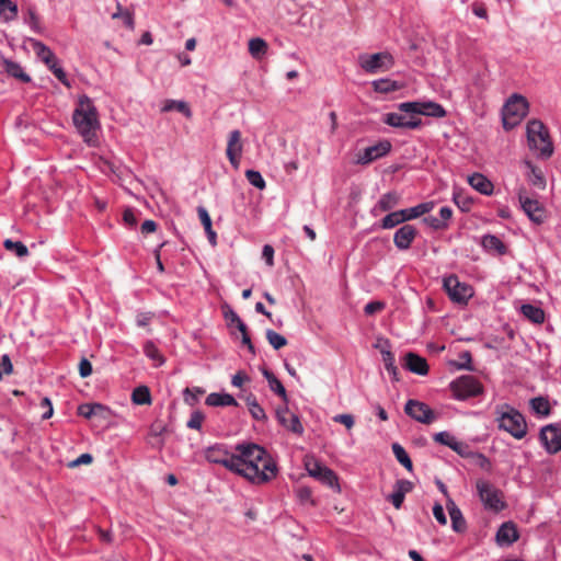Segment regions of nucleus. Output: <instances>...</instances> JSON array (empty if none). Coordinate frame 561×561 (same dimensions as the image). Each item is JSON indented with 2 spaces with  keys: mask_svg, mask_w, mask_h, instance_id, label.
I'll return each instance as SVG.
<instances>
[{
  "mask_svg": "<svg viewBox=\"0 0 561 561\" xmlns=\"http://www.w3.org/2000/svg\"><path fill=\"white\" fill-rule=\"evenodd\" d=\"M167 431V425L163 421H154L149 428L150 444L154 447H161L163 445L162 435Z\"/></svg>",
  "mask_w": 561,
  "mask_h": 561,
  "instance_id": "obj_28",
  "label": "nucleus"
},
{
  "mask_svg": "<svg viewBox=\"0 0 561 561\" xmlns=\"http://www.w3.org/2000/svg\"><path fill=\"white\" fill-rule=\"evenodd\" d=\"M468 183L479 193L491 195L493 193L492 182L481 173H473L468 178Z\"/></svg>",
  "mask_w": 561,
  "mask_h": 561,
  "instance_id": "obj_25",
  "label": "nucleus"
},
{
  "mask_svg": "<svg viewBox=\"0 0 561 561\" xmlns=\"http://www.w3.org/2000/svg\"><path fill=\"white\" fill-rule=\"evenodd\" d=\"M117 9L118 11L113 13L112 18L113 19H118L121 18V20L124 21L125 25L129 28H133L134 27V18H133V14L128 11H125V12H122V8L119 4H117Z\"/></svg>",
  "mask_w": 561,
  "mask_h": 561,
  "instance_id": "obj_55",
  "label": "nucleus"
},
{
  "mask_svg": "<svg viewBox=\"0 0 561 561\" xmlns=\"http://www.w3.org/2000/svg\"><path fill=\"white\" fill-rule=\"evenodd\" d=\"M104 410V407L100 403H93V404H81L78 408V414L85 417L91 419L93 415H96L98 413H101Z\"/></svg>",
  "mask_w": 561,
  "mask_h": 561,
  "instance_id": "obj_48",
  "label": "nucleus"
},
{
  "mask_svg": "<svg viewBox=\"0 0 561 561\" xmlns=\"http://www.w3.org/2000/svg\"><path fill=\"white\" fill-rule=\"evenodd\" d=\"M245 178L251 185L259 190H263L266 186L265 181L259 171L248 170L245 171Z\"/></svg>",
  "mask_w": 561,
  "mask_h": 561,
  "instance_id": "obj_50",
  "label": "nucleus"
},
{
  "mask_svg": "<svg viewBox=\"0 0 561 561\" xmlns=\"http://www.w3.org/2000/svg\"><path fill=\"white\" fill-rule=\"evenodd\" d=\"M444 288L454 302L465 304L472 296V287L460 283L456 275L444 278Z\"/></svg>",
  "mask_w": 561,
  "mask_h": 561,
  "instance_id": "obj_11",
  "label": "nucleus"
},
{
  "mask_svg": "<svg viewBox=\"0 0 561 561\" xmlns=\"http://www.w3.org/2000/svg\"><path fill=\"white\" fill-rule=\"evenodd\" d=\"M391 150V144L388 140L380 141L374 146L367 147L358 154L357 162L368 164L378 158L386 156Z\"/></svg>",
  "mask_w": 561,
  "mask_h": 561,
  "instance_id": "obj_17",
  "label": "nucleus"
},
{
  "mask_svg": "<svg viewBox=\"0 0 561 561\" xmlns=\"http://www.w3.org/2000/svg\"><path fill=\"white\" fill-rule=\"evenodd\" d=\"M205 415L201 411H194L191 414L190 420L187 421V427L192 430H201L202 424L204 422Z\"/></svg>",
  "mask_w": 561,
  "mask_h": 561,
  "instance_id": "obj_53",
  "label": "nucleus"
},
{
  "mask_svg": "<svg viewBox=\"0 0 561 561\" xmlns=\"http://www.w3.org/2000/svg\"><path fill=\"white\" fill-rule=\"evenodd\" d=\"M528 103L522 95H513L504 105L503 108V127L512 129L517 126L526 116Z\"/></svg>",
  "mask_w": 561,
  "mask_h": 561,
  "instance_id": "obj_6",
  "label": "nucleus"
},
{
  "mask_svg": "<svg viewBox=\"0 0 561 561\" xmlns=\"http://www.w3.org/2000/svg\"><path fill=\"white\" fill-rule=\"evenodd\" d=\"M13 370V366L9 355H2L0 357V380L2 379V375H10Z\"/></svg>",
  "mask_w": 561,
  "mask_h": 561,
  "instance_id": "obj_56",
  "label": "nucleus"
},
{
  "mask_svg": "<svg viewBox=\"0 0 561 561\" xmlns=\"http://www.w3.org/2000/svg\"><path fill=\"white\" fill-rule=\"evenodd\" d=\"M434 440L439 444L450 447L454 451H456L460 456H467L469 453V446L467 444L457 440L455 436L450 435L447 432H439V433L435 434Z\"/></svg>",
  "mask_w": 561,
  "mask_h": 561,
  "instance_id": "obj_22",
  "label": "nucleus"
},
{
  "mask_svg": "<svg viewBox=\"0 0 561 561\" xmlns=\"http://www.w3.org/2000/svg\"><path fill=\"white\" fill-rule=\"evenodd\" d=\"M360 67L368 73L389 70L394 61L393 57L386 51L365 55L359 57Z\"/></svg>",
  "mask_w": 561,
  "mask_h": 561,
  "instance_id": "obj_9",
  "label": "nucleus"
},
{
  "mask_svg": "<svg viewBox=\"0 0 561 561\" xmlns=\"http://www.w3.org/2000/svg\"><path fill=\"white\" fill-rule=\"evenodd\" d=\"M305 467L311 477L318 479L330 488L339 489L337 476L330 468L322 466L313 458H307Z\"/></svg>",
  "mask_w": 561,
  "mask_h": 561,
  "instance_id": "obj_12",
  "label": "nucleus"
},
{
  "mask_svg": "<svg viewBox=\"0 0 561 561\" xmlns=\"http://www.w3.org/2000/svg\"><path fill=\"white\" fill-rule=\"evenodd\" d=\"M131 401L138 405H145L151 403L150 390L146 386H139L134 389L131 393Z\"/></svg>",
  "mask_w": 561,
  "mask_h": 561,
  "instance_id": "obj_40",
  "label": "nucleus"
},
{
  "mask_svg": "<svg viewBox=\"0 0 561 561\" xmlns=\"http://www.w3.org/2000/svg\"><path fill=\"white\" fill-rule=\"evenodd\" d=\"M383 309L385 304L382 301H370L365 306L364 311L367 316H373Z\"/></svg>",
  "mask_w": 561,
  "mask_h": 561,
  "instance_id": "obj_58",
  "label": "nucleus"
},
{
  "mask_svg": "<svg viewBox=\"0 0 561 561\" xmlns=\"http://www.w3.org/2000/svg\"><path fill=\"white\" fill-rule=\"evenodd\" d=\"M472 12L474 13V15H477L480 19H484V20L489 19L486 8H485L484 3H482V2H478V1L473 2L472 3Z\"/></svg>",
  "mask_w": 561,
  "mask_h": 561,
  "instance_id": "obj_61",
  "label": "nucleus"
},
{
  "mask_svg": "<svg viewBox=\"0 0 561 561\" xmlns=\"http://www.w3.org/2000/svg\"><path fill=\"white\" fill-rule=\"evenodd\" d=\"M404 412L423 424H432L436 420L435 412L426 403L413 399L408 400Z\"/></svg>",
  "mask_w": 561,
  "mask_h": 561,
  "instance_id": "obj_14",
  "label": "nucleus"
},
{
  "mask_svg": "<svg viewBox=\"0 0 561 561\" xmlns=\"http://www.w3.org/2000/svg\"><path fill=\"white\" fill-rule=\"evenodd\" d=\"M0 67L8 76L12 78H15L24 83L31 81V77L23 70L22 66L15 61L1 57Z\"/></svg>",
  "mask_w": 561,
  "mask_h": 561,
  "instance_id": "obj_23",
  "label": "nucleus"
},
{
  "mask_svg": "<svg viewBox=\"0 0 561 561\" xmlns=\"http://www.w3.org/2000/svg\"><path fill=\"white\" fill-rule=\"evenodd\" d=\"M92 460H93V457L90 454L85 453V454L80 455L75 460L70 461L68 466L70 468H76L81 465H90L92 462Z\"/></svg>",
  "mask_w": 561,
  "mask_h": 561,
  "instance_id": "obj_59",
  "label": "nucleus"
},
{
  "mask_svg": "<svg viewBox=\"0 0 561 561\" xmlns=\"http://www.w3.org/2000/svg\"><path fill=\"white\" fill-rule=\"evenodd\" d=\"M392 451L396 459L408 470L412 471L413 463L405 449L398 443L392 444Z\"/></svg>",
  "mask_w": 561,
  "mask_h": 561,
  "instance_id": "obj_42",
  "label": "nucleus"
},
{
  "mask_svg": "<svg viewBox=\"0 0 561 561\" xmlns=\"http://www.w3.org/2000/svg\"><path fill=\"white\" fill-rule=\"evenodd\" d=\"M447 511L450 516L454 531L465 533L467 529V523L459 507L453 501H448Z\"/></svg>",
  "mask_w": 561,
  "mask_h": 561,
  "instance_id": "obj_24",
  "label": "nucleus"
},
{
  "mask_svg": "<svg viewBox=\"0 0 561 561\" xmlns=\"http://www.w3.org/2000/svg\"><path fill=\"white\" fill-rule=\"evenodd\" d=\"M479 496L486 508L500 512L505 508L502 492L488 481L479 480L477 482Z\"/></svg>",
  "mask_w": 561,
  "mask_h": 561,
  "instance_id": "obj_8",
  "label": "nucleus"
},
{
  "mask_svg": "<svg viewBox=\"0 0 561 561\" xmlns=\"http://www.w3.org/2000/svg\"><path fill=\"white\" fill-rule=\"evenodd\" d=\"M527 138L530 149L539 151L541 158L548 159L553 153V146L546 126L537 119L527 124Z\"/></svg>",
  "mask_w": 561,
  "mask_h": 561,
  "instance_id": "obj_4",
  "label": "nucleus"
},
{
  "mask_svg": "<svg viewBox=\"0 0 561 561\" xmlns=\"http://www.w3.org/2000/svg\"><path fill=\"white\" fill-rule=\"evenodd\" d=\"M262 374L266 378L270 389L276 394H278L283 399L284 403H287L288 399L286 389L283 386V383L278 380V378L266 368L262 369Z\"/></svg>",
  "mask_w": 561,
  "mask_h": 561,
  "instance_id": "obj_27",
  "label": "nucleus"
},
{
  "mask_svg": "<svg viewBox=\"0 0 561 561\" xmlns=\"http://www.w3.org/2000/svg\"><path fill=\"white\" fill-rule=\"evenodd\" d=\"M205 458L211 463L224 466L232 472L236 462V450L230 453L224 445H214L205 450Z\"/></svg>",
  "mask_w": 561,
  "mask_h": 561,
  "instance_id": "obj_13",
  "label": "nucleus"
},
{
  "mask_svg": "<svg viewBox=\"0 0 561 561\" xmlns=\"http://www.w3.org/2000/svg\"><path fill=\"white\" fill-rule=\"evenodd\" d=\"M267 49L266 41L261 37H254L249 41V53L256 60H261L267 53Z\"/></svg>",
  "mask_w": 561,
  "mask_h": 561,
  "instance_id": "obj_31",
  "label": "nucleus"
},
{
  "mask_svg": "<svg viewBox=\"0 0 561 561\" xmlns=\"http://www.w3.org/2000/svg\"><path fill=\"white\" fill-rule=\"evenodd\" d=\"M144 352L147 357L157 362V365H162L164 363V357L160 354L158 347L151 341H147L144 345Z\"/></svg>",
  "mask_w": 561,
  "mask_h": 561,
  "instance_id": "obj_49",
  "label": "nucleus"
},
{
  "mask_svg": "<svg viewBox=\"0 0 561 561\" xmlns=\"http://www.w3.org/2000/svg\"><path fill=\"white\" fill-rule=\"evenodd\" d=\"M517 196L520 206L528 218L536 224L543 222L546 218V211L542 204L537 199L530 198L527 194V190L524 186L518 188Z\"/></svg>",
  "mask_w": 561,
  "mask_h": 561,
  "instance_id": "obj_10",
  "label": "nucleus"
},
{
  "mask_svg": "<svg viewBox=\"0 0 561 561\" xmlns=\"http://www.w3.org/2000/svg\"><path fill=\"white\" fill-rule=\"evenodd\" d=\"M18 5L11 0H0V16L4 22H11L18 16Z\"/></svg>",
  "mask_w": 561,
  "mask_h": 561,
  "instance_id": "obj_35",
  "label": "nucleus"
},
{
  "mask_svg": "<svg viewBox=\"0 0 561 561\" xmlns=\"http://www.w3.org/2000/svg\"><path fill=\"white\" fill-rule=\"evenodd\" d=\"M482 247L499 254H504L506 251L504 243L493 234H486L482 238Z\"/></svg>",
  "mask_w": 561,
  "mask_h": 561,
  "instance_id": "obj_36",
  "label": "nucleus"
},
{
  "mask_svg": "<svg viewBox=\"0 0 561 561\" xmlns=\"http://www.w3.org/2000/svg\"><path fill=\"white\" fill-rule=\"evenodd\" d=\"M433 205L431 203L419 204L414 207L401 209V213L404 214V222L411 219L419 218L420 216L428 213L432 209Z\"/></svg>",
  "mask_w": 561,
  "mask_h": 561,
  "instance_id": "obj_38",
  "label": "nucleus"
},
{
  "mask_svg": "<svg viewBox=\"0 0 561 561\" xmlns=\"http://www.w3.org/2000/svg\"><path fill=\"white\" fill-rule=\"evenodd\" d=\"M404 367L416 375L425 376L428 374V364L426 359L416 353L409 352L404 356Z\"/></svg>",
  "mask_w": 561,
  "mask_h": 561,
  "instance_id": "obj_20",
  "label": "nucleus"
},
{
  "mask_svg": "<svg viewBox=\"0 0 561 561\" xmlns=\"http://www.w3.org/2000/svg\"><path fill=\"white\" fill-rule=\"evenodd\" d=\"M382 362L385 364V368L389 374H391L393 380L398 381V367L396 366L394 355L389 350H381Z\"/></svg>",
  "mask_w": 561,
  "mask_h": 561,
  "instance_id": "obj_44",
  "label": "nucleus"
},
{
  "mask_svg": "<svg viewBox=\"0 0 561 561\" xmlns=\"http://www.w3.org/2000/svg\"><path fill=\"white\" fill-rule=\"evenodd\" d=\"M30 42H31V45H32L36 56L46 66H48L49 64H53V61H55L57 59L55 54L53 53V50L48 46H46L44 43L36 41V39H31Z\"/></svg>",
  "mask_w": 561,
  "mask_h": 561,
  "instance_id": "obj_26",
  "label": "nucleus"
},
{
  "mask_svg": "<svg viewBox=\"0 0 561 561\" xmlns=\"http://www.w3.org/2000/svg\"><path fill=\"white\" fill-rule=\"evenodd\" d=\"M243 150V142H242V135L241 131L238 129H234L229 133L228 135V141H227V149L226 154L231 163L232 167L236 169L240 164V159L242 156Z\"/></svg>",
  "mask_w": 561,
  "mask_h": 561,
  "instance_id": "obj_15",
  "label": "nucleus"
},
{
  "mask_svg": "<svg viewBox=\"0 0 561 561\" xmlns=\"http://www.w3.org/2000/svg\"><path fill=\"white\" fill-rule=\"evenodd\" d=\"M205 390L199 387L194 388H185L184 390V401L188 405H194L198 401V397L204 394Z\"/></svg>",
  "mask_w": 561,
  "mask_h": 561,
  "instance_id": "obj_51",
  "label": "nucleus"
},
{
  "mask_svg": "<svg viewBox=\"0 0 561 561\" xmlns=\"http://www.w3.org/2000/svg\"><path fill=\"white\" fill-rule=\"evenodd\" d=\"M72 122L83 141L95 147L98 145L96 131L100 129L101 123L98 110L88 95L82 94L78 98Z\"/></svg>",
  "mask_w": 561,
  "mask_h": 561,
  "instance_id": "obj_3",
  "label": "nucleus"
},
{
  "mask_svg": "<svg viewBox=\"0 0 561 561\" xmlns=\"http://www.w3.org/2000/svg\"><path fill=\"white\" fill-rule=\"evenodd\" d=\"M404 222V214L401 213V210L389 213L387 216H385L381 220V228L382 229H391L396 226Z\"/></svg>",
  "mask_w": 561,
  "mask_h": 561,
  "instance_id": "obj_43",
  "label": "nucleus"
},
{
  "mask_svg": "<svg viewBox=\"0 0 561 561\" xmlns=\"http://www.w3.org/2000/svg\"><path fill=\"white\" fill-rule=\"evenodd\" d=\"M373 87L378 93H390L401 89L403 84L390 79H379L373 82Z\"/></svg>",
  "mask_w": 561,
  "mask_h": 561,
  "instance_id": "obj_34",
  "label": "nucleus"
},
{
  "mask_svg": "<svg viewBox=\"0 0 561 561\" xmlns=\"http://www.w3.org/2000/svg\"><path fill=\"white\" fill-rule=\"evenodd\" d=\"M276 417L278 422L288 431L298 435L304 433V427L298 415L290 412L286 405L276 410Z\"/></svg>",
  "mask_w": 561,
  "mask_h": 561,
  "instance_id": "obj_18",
  "label": "nucleus"
},
{
  "mask_svg": "<svg viewBox=\"0 0 561 561\" xmlns=\"http://www.w3.org/2000/svg\"><path fill=\"white\" fill-rule=\"evenodd\" d=\"M47 67L64 85L68 88L70 87V82L67 78V75L64 71V69L58 65L57 59L53 61V64H49Z\"/></svg>",
  "mask_w": 561,
  "mask_h": 561,
  "instance_id": "obj_52",
  "label": "nucleus"
},
{
  "mask_svg": "<svg viewBox=\"0 0 561 561\" xmlns=\"http://www.w3.org/2000/svg\"><path fill=\"white\" fill-rule=\"evenodd\" d=\"M449 388L457 400H467L483 392L482 383L471 375L458 377L450 382Z\"/></svg>",
  "mask_w": 561,
  "mask_h": 561,
  "instance_id": "obj_7",
  "label": "nucleus"
},
{
  "mask_svg": "<svg viewBox=\"0 0 561 561\" xmlns=\"http://www.w3.org/2000/svg\"><path fill=\"white\" fill-rule=\"evenodd\" d=\"M526 165L529 169V174L527 178L531 185L539 190H545L547 182L542 171L534 165L530 161H526Z\"/></svg>",
  "mask_w": 561,
  "mask_h": 561,
  "instance_id": "obj_32",
  "label": "nucleus"
},
{
  "mask_svg": "<svg viewBox=\"0 0 561 561\" xmlns=\"http://www.w3.org/2000/svg\"><path fill=\"white\" fill-rule=\"evenodd\" d=\"M333 421L343 424L347 430H351L355 424V420L352 414H337L333 417Z\"/></svg>",
  "mask_w": 561,
  "mask_h": 561,
  "instance_id": "obj_57",
  "label": "nucleus"
},
{
  "mask_svg": "<svg viewBox=\"0 0 561 561\" xmlns=\"http://www.w3.org/2000/svg\"><path fill=\"white\" fill-rule=\"evenodd\" d=\"M178 111L185 115L187 118L192 117V111L188 107L187 103L184 101H175V100H167L162 107L163 112Z\"/></svg>",
  "mask_w": 561,
  "mask_h": 561,
  "instance_id": "obj_39",
  "label": "nucleus"
},
{
  "mask_svg": "<svg viewBox=\"0 0 561 561\" xmlns=\"http://www.w3.org/2000/svg\"><path fill=\"white\" fill-rule=\"evenodd\" d=\"M400 113H387L382 122L391 127L416 129L421 126L420 115L440 118L446 115L445 108L435 102H403L398 105Z\"/></svg>",
  "mask_w": 561,
  "mask_h": 561,
  "instance_id": "obj_2",
  "label": "nucleus"
},
{
  "mask_svg": "<svg viewBox=\"0 0 561 561\" xmlns=\"http://www.w3.org/2000/svg\"><path fill=\"white\" fill-rule=\"evenodd\" d=\"M245 403L253 419L257 421H263L266 419V414L263 408L257 403L253 394H249L245 397Z\"/></svg>",
  "mask_w": 561,
  "mask_h": 561,
  "instance_id": "obj_41",
  "label": "nucleus"
},
{
  "mask_svg": "<svg viewBox=\"0 0 561 561\" xmlns=\"http://www.w3.org/2000/svg\"><path fill=\"white\" fill-rule=\"evenodd\" d=\"M197 214H198V218L205 229V232L208 230L210 231L213 229V226H211V219H210V216H209L207 209L203 206H198Z\"/></svg>",
  "mask_w": 561,
  "mask_h": 561,
  "instance_id": "obj_54",
  "label": "nucleus"
},
{
  "mask_svg": "<svg viewBox=\"0 0 561 561\" xmlns=\"http://www.w3.org/2000/svg\"><path fill=\"white\" fill-rule=\"evenodd\" d=\"M3 247L5 248V250L14 252L18 257H24L28 254L27 247L21 241H13L11 239H7L3 242Z\"/></svg>",
  "mask_w": 561,
  "mask_h": 561,
  "instance_id": "obj_45",
  "label": "nucleus"
},
{
  "mask_svg": "<svg viewBox=\"0 0 561 561\" xmlns=\"http://www.w3.org/2000/svg\"><path fill=\"white\" fill-rule=\"evenodd\" d=\"M24 22L32 28L33 32L37 34H42L44 32V27L41 23V18L36 13L35 8L28 7L26 10V14L24 16Z\"/></svg>",
  "mask_w": 561,
  "mask_h": 561,
  "instance_id": "obj_37",
  "label": "nucleus"
},
{
  "mask_svg": "<svg viewBox=\"0 0 561 561\" xmlns=\"http://www.w3.org/2000/svg\"><path fill=\"white\" fill-rule=\"evenodd\" d=\"M266 340L271 344L274 350H280L282 347L287 345V340L282 334L275 332L274 330H266Z\"/></svg>",
  "mask_w": 561,
  "mask_h": 561,
  "instance_id": "obj_46",
  "label": "nucleus"
},
{
  "mask_svg": "<svg viewBox=\"0 0 561 561\" xmlns=\"http://www.w3.org/2000/svg\"><path fill=\"white\" fill-rule=\"evenodd\" d=\"M519 538L516 525L513 522L502 524L496 533V542L500 546H510Z\"/></svg>",
  "mask_w": 561,
  "mask_h": 561,
  "instance_id": "obj_21",
  "label": "nucleus"
},
{
  "mask_svg": "<svg viewBox=\"0 0 561 561\" xmlns=\"http://www.w3.org/2000/svg\"><path fill=\"white\" fill-rule=\"evenodd\" d=\"M520 310L524 317L534 323L540 324L545 321V312L537 306L526 304L522 306Z\"/></svg>",
  "mask_w": 561,
  "mask_h": 561,
  "instance_id": "obj_33",
  "label": "nucleus"
},
{
  "mask_svg": "<svg viewBox=\"0 0 561 561\" xmlns=\"http://www.w3.org/2000/svg\"><path fill=\"white\" fill-rule=\"evenodd\" d=\"M540 439L549 454L561 450V428L556 425H547L540 431Z\"/></svg>",
  "mask_w": 561,
  "mask_h": 561,
  "instance_id": "obj_16",
  "label": "nucleus"
},
{
  "mask_svg": "<svg viewBox=\"0 0 561 561\" xmlns=\"http://www.w3.org/2000/svg\"><path fill=\"white\" fill-rule=\"evenodd\" d=\"M41 407L45 409V412L43 413L42 419L43 420L50 419L54 413L51 401L48 398H43V400L41 401Z\"/></svg>",
  "mask_w": 561,
  "mask_h": 561,
  "instance_id": "obj_64",
  "label": "nucleus"
},
{
  "mask_svg": "<svg viewBox=\"0 0 561 561\" xmlns=\"http://www.w3.org/2000/svg\"><path fill=\"white\" fill-rule=\"evenodd\" d=\"M79 374L82 378H87L92 374V365L87 358H82L80 360Z\"/></svg>",
  "mask_w": 561,
  "mask_h": 561,
  "instance_id": "obj_62",
  "label": "nucleus"
},
{
  "mask_svg": "<svg viewBox=\"0 0 561 561\" xmlns=\"http://www.w3.org/2000/svg\"><path fill=\"white\" fill-rule=\"evenodd\" d=\"M417 234V230L412 225H403L393 236V243L399 250L410 249L412 242Z\"/></svg>",
  "mask_w": 561,
  "mask_h": 561,
  "instance_id": "obj_19",
  "label": "nucleus"
},
{
  "mask_svg": "<svg viewBox=\"0 0 561 561\" xmlns=\"http://www.w3.org/2000/svg\"><path fill=\"white\" fill-rule=\"evenodd\" d=\"M236 462L232 472L253 484H265L276 478L278 468L267 451L254 443L234 446Z\"/></svg>",
  "mask_w": 561,
  "mask_h": 561,
  "instance_id": "obj_1",
  "label": "nucleus"
},
{
  "mask_svg": "<svg viewBox=\"0 0 561 561\" xmlns=\"http://www.w3.org/2000/svg\"><path fill=\"white\" fill-rule=\"evenodd\" d=\"M400 202V195L396 192H389L383 194L378 203L376 204L374 210L377 211H389L394 208Z\"/></svg>",
  "mask_w": 561,
  "mask_h": 561,
  "instance_id": "obj_29",
  "label": "nucleus"
},
{
  "mask_svg": "<svg viewBox=\"0 0 561 561\" xmlns=\"http://www.w3.org/2000/svg\"><path fill=\"white\" fill-rule=\"evenodd\" d=\"M433 515L440 525L447 524V518L444 513V508L439 503H436L433 507Z\"/></svg>",
  "mask_w": 561,
  "mask_h": 561,
  "instance_id": "obj_63",
  "label": "nucleus"
},
{
  "mask_svg": "<svg viewBox=\"0 0 561 561\" xmlns=\"http://www.w3.org/2000/svg\"><path fill=\"white\" fill-rule=\"evenodd\" d=\"M297 496H298V499L300 500L301 503H308L309 502V503L313 504L312 492L307 486L299 488L298 491H297Z\"/></svg>",
  "mask_w": 561,
  "mask_h": 561,
  "instance_id": "obj_60",
  "label": "nucleus"
},
{
  "mask_svg": "<svg viewBox=\"0 0 561 561\" xmlns=\"http://www.w3.org/2000/svg\"><path fill=\"white\" fill-rule=\"evenodd\" d=\"M206 404L209 407H226L238 405V402L231 394L213 392L207 396Z\"/></svg>",
  "mask_w": 561,
  "mask_h": 561,
  "instance_id": "obj_30",
  "label": "nucleus"
},
{
  "mask_svg": "<svg viewBox=\"0 0 561 561\" xmlns=\"http://www.w3.org/2000/svg\"><path fill=\"white\" fill-rule=\"evenodd\" d=\"M531 409L540 415H549L550 404L549 401L543 397H537L530 400Z\"/></svg>",
  "mask_w": 561,
  "mask_h": 561,
  "instance_id": "obj_47",
  "label": "nucleus"
},
{
  "mask_svg": "<svg viewBox=\"0 0 561 561\" xmlns=\"http://www.w3.org/2000/svg\"><path fill=\"white\" fill-rule=\"evenodd\" d=\"M506 411L500 412L499 428L510 433L514 438L522 439L527 434V423L522 413L505 405Z\"/></svg>",
  "mask_w": 561,
  "mask_h": 561,
  "instance_id": "obj_5",
  "label": "nucleus"
}]
</instances>
